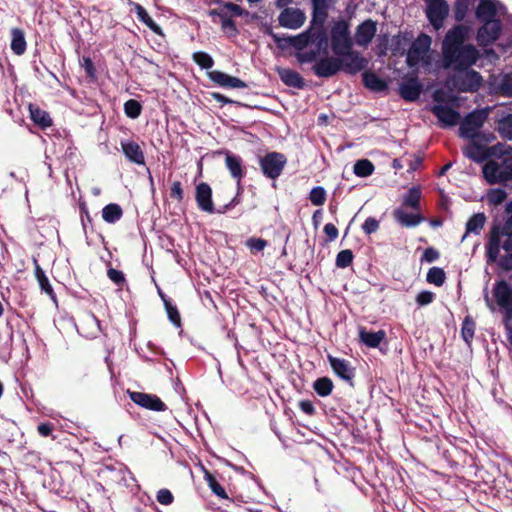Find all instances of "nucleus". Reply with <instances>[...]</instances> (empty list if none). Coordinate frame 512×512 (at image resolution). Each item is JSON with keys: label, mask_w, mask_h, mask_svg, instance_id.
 Segmentation results:
<instances>
[{"label": "nucleus", "mask_w": 512, "mask_h": 512, "mask_svg": "<svg viewBox=\"0 0 512 512\" xmlns=\"http://www.w3.org/2000/svg\"><path fill=\"white\" fill-rule=\"evenodd\" d=\"M386 333L383 330H379L376 332L367 331L365 329H360L359 337L360 340L370 348H376L380 345V343L384 340Z\"/></svg>", "instance_id": "nucleus-27"}, {"label": "nucleus", "mask_w": 512, "mask_h": 512, "mask_svg": "<svg viewBox=\"0 0 512 512\" xmlns=\"http://www.w3.org/2000/svg\"><path fill=\"white\" fill-rule=\"evenodd\" d=\"M475 331V323L470 317H466L462 324L461 334L466 343H470L473 339Z\"/></svg>", "instance_id": "nucleus-42"}, {"label": "nucleus", "mask_w": 512, "mask_h": 512, "mask_svg": "<svg viewBox=\"0 0 512 512\" xmlns=\"http://www.w3.org/2000/svg\"><path fill=\"white\" fill-rule=\"evenodd\" d=\"M38 283L42 291L48 294L52 299L55 298L52 286L50 285L49 280L46 276L42 277V279H40Z\"/></svg>", "instance_id": "nucleus-58"}, {"label": "nucleus", "mask_w": 512, "mask_h": 512, "mask_svg": "<svg viewBox=\"0 0 512 512\" xmlns=\"http://www.w3.org/2000/svg\"><path fill=\"white\" fill-rule=\"evenodd\" d=\"M507 194L504 190L497 188L492 189L487 194V200L492 205H499L505 201Z\"/></svg>", "instance_id": "nucleus-47"}, {"label": "nucleus", "mask_w": 512, "mask_h": 512, "mask_svg": "<svg viewBox=\"0 0 512 512\" xmlns=\"http://www.w3.org/2000/svg\"><path fill=\"white\" fill-rule=\"evenodd\" d=\"M352 260H353L352 251L349 249L342 250L337 254L336 266L339 268H346L352 263Z\"/></svg>", "instance_id": "nucleus-48"}, {"label": "nucleus", "mask_w": 512, "mask_h": 512, "mask_svg": "<svg viewBox=\"0 0 512 512\" xmlns=\"http://www.w3.org/2000/svg\"><path fill=\"white\" fill-rule=\"evenodd\" d=\"M486 222V217L483 213H477L473 215L466 224V234L463 236V239L466 237L468 233L478 234L480 230L484 227Z\"/></svg>", "instance_id": "nucleus-33"}, {"label": "nucleus", "mask_w": 512, "mask_h": 512, "mask_svg": "<svg viewBox=\"0 0 512 512\" xmlns=\"http://www.w3.org/2000/svg\"><path fill=\"white\" fill-rule=\"evenodd\" d=\"M396 220L406 227H414L417 226L422 218L416 212H407L404 209L400 208L395 211Z\"/></svg>", "instance_id": "nucleus-29"}, {"label": "nucleus", "mask_w": 512, "mask_h": 512, "mask_svg": "<svg viewBox=\"0 0 512 512\" xmlns=\"http://www.w3.org/2000/svg\"><path fill=\"white\" fill-rule=\"evenodd\" d=\"M435 294L431 291H421L417 297L416 302L420 306H426L433 302Z\"/></svg>", "instance_id": "nucleus-54"}, {"label": "nucleus", "mask_w": 512, "mask_h": 512, "mask_svg": "<svg viewBox=\"0 0 512 512\" xmlns=\"http://www.w3.org/2000/svg\"><path fill=\"white\" fill-rule=\"evenodd\" d=\"M379 228V222L373 217H369L365 220L362 225V229L366 234H372L376 232Z\"/></svg>", "instance_id": "nucleus-55"}, {"label": "nucleus", "mask_w": 512, "mask_h": 512, "mask_svg": "<svg viewBox=\"0 0 512 512\" xmlns=\"http://www.w3.org/2000/svg\"><path fill=\"white\" fill-rule=\"evenodd\" d=\"M457 71L458 73L452 79V84L456 89L463 92H474L480 88L483 79L477 71L469 70V68Z\"/></svg>", "instance_id": "nucleus-6"}, {"label": "nucleus", "mask_w": 512, "mask_h": 512, "mask_svg": "<svg viewBox=\"0 0 512 512\" xmlns=\"http://www.w3.org/2000/svg\"><path fill=\"white\" fill-rule=\"evenodd\" d=\"M493 293L498 306L505 313L506 319H512V286L506 281H499L495 284Z\"/></svg>", "instance_id": "nucleus-10"}, {"label": "nucleus", "mask_w": 512, "mask_h": 512, "mask_svg": "<svg viewBox=\"0 0 512 512\" xmlns=\"http://www.w3.org/2000/svg\"><path fill=\"white\" fill-rule=\"evenodd\" d=\"M431 111L438 118L442 127L454 126L460 120V113L446 105H434Z\"/></svg>", "instance_id": "nucleus-14"}, {"label": "nucleus", "mask_w": 512, "mask_h": 512, "mask_svg": "<svg viewBox=\"0 0 512 512\" xmlns=\"http://www.w3.org/2000/svg\"><path fill=\"white\" fill-rule=\"evenodd\" d=\"M478 140H471L467 146L463 148V154L475 162L484 161L488 154L484 146L477 143Z\"/></svg>", "instance_id": "nucleus-26"}, {"label": "nucleus", "mask_w": 512, "mask_h": 512, "mask_svg": "<svg viewBox=\"0 0 512 512\" xmlns=\"http://www.w3.org/2000/svg\"><path fill=\"white\" fill-rule=\"evenodd\" d=\"M193 60L203 69H209L214 64L212 57L205 52H195Z\"/></svg>", "instance_id": "nucleus-45"}, {"label": "nucleus", "mask_w": 512, "mask_h": 512, "mask_svg": "<svg viewBox=\"0 0 512 512\" xmlns=\"http://www.w3.org/2000/svg\"><path fill=\"white\" fill-rule=\"evenodd\" d=\"M491 154L502 156L489 160L483 166L484 178L491 184L512 179V153L499 144L491 148Z\"/></svg>", "instance_id": "nucleus-2"}, {"label": "nucleus", "mask_w": 512, "mask_h": 512, "mask_svg": "<svg viewBox=\"0 0 512 512\" xmlns=\"http://www.w3.org/2000/svg\"><path fill=\"white\" fill-rule=\"evenodd\" d=\"M82 67L84 68L85 72L90 77H94L95 69H94L93 63L90 58H87V57L83 58Z\"/></svg>", "instance_id": "nucleus-61"}, {"label": "nucleus", "mask_w": 512, "mask_h": 512, "mask_svg": "<svg viewBox=\"0 0 512 512\" xmlns=\"http://www.w3.org/2000/svg\"><path fill=\"white\" fill-rule=\"evenodd\" d=\"M499 236L502 239L503 249L512 255V214L506 224V227L502 232H499Z\"/></svg>", "instance_id": "nucleus-37"}, {"label": "nucleus", "mask_w": 512, "mask_h": 512, "mask_svg": "<svg viewBox=\"0 0 512 512\" xmlns=\"http://www.w3.org/2000/svg\"><path fill=\"white\" fill-rule=\"evenodd\" d=\"M225 164L231 176L237 180L238 185L243 177L242 160L240 157L227 153L225 157Z\"/></svg>", "instance_id": "nucleus-28"}, {"label": "nucleus", "mask_w": 512, "mask_h": 512, "mask_svg": "<svg viewBox=\"0 0 512 512\" xmlns=\"http://www.w3.org/2000/svg\"><path fill=\"white\" fill-rule=\"evenodd\" d=\"M324 232L330 241L335 240L338 236V229L336 228V226L334 224H331V223H327L324 226Z\"/></svg>", "instance_id": "nucleus-60"}, {"label": "nucleus", "mask_w": 512, "mask_h": 512, "mask_svg": "<svg viewBox=\"0 0 512 512\" xmlns=\"http://www.w3.org/2000/svg\"><path fill=\"white\" fill-rule=\"evenodd\" d=\"M498 89L503 95L512 96V73L505 74L500 78Z\"/></svg>", "instance_id": "nucleus-44"}, {"label": "nucleus", "mask_w": 512, "mask_h": 512, "mask_svg": "<svg viewBox=\"0 0 512 512\" xmlns=\"http://www.w3.org/2000/svg\"><path fill=\"white\" fill-rule=\"evenodd\" d=\"M427 281L436 286H442L445 281V272L442 268L432 267L427 273Z\"/></svg>", "instance_id": "nucleus-41"}, {"label": "nucleus", "mask_w": 512, "mask_h": 512, "mask_svg": "<svg viewBox=\"0 0 512 512\" xmlns=\"http://www.w3.org/2000/svg\"><path fill=\"white\" fill-rule=\"evenodd\" d=\"M129 395L130 399L141 407L154 411L165 410V404L155 395L142 392H130Z\"/></svg>", "instance_id": "nucleus-17"}, {"label": "nucleus", "mask_w": 512, "mask_h": 512, "mask_svg": "<svg viewBox=\"0 0 512 512\" xmlns=\"http://www.w3.org/2000/svg\"><path fill=\"white\" fill-rule=\"evenodd\" d=\"M465 0H458L457 9L455 12V16L457 20H462L465 14V10H467L468 6L464 5Z\"/></svg>", "instance_id": "nucleus-63"}, {"label": "nucleus", "mask_w": 512, "mask_h": 512, "mask_svg": "<svg viewBox=\"0 0 512 512\" xmlns=\"http://www.w3.org/2000/svg\"><path fill=\"white\" fill-rule=\"evenodd\" d=\"M501 22L499 20H492L483 22V25L477 32V41L481 46H487L495 42L501 32Z\"/></svg>", "instance_id": "nucleus-12"}, {"label": "nucleus", "mask_w": 512, "mask_h": 512, "mask_svg": "<svg viewBox=\"0 0 512 512\" xmlns=\"http://www.w3.org/2000/svg\"><path fill=\"white\" fill-rule=\"evenodd\" d=\"M208 77L211 81L221 87L229 88H246L247 85L241 79L228 75L224 72L213 70L208 72Z\"/></svg>", "instance_id": "nucleus-19"}, {"label": "nucleus", "mask_w": 512, "mask_h": 512, "mask_svg": "<svg viewBox=\"0 0 512 512\" xmlns=\"http://www.w3.org/2000/svg\"><path fill=\"white\" fill-rule=\"evenodd\" d=\"M207 481H208L209 487L217 496H219L223 499L227 498V494H226L224 488L215 480L214 477H212L211 475H208Z\"/></svg>", "instance_id": "nucleus-51"}, {"label": "nucleus", "mask_w": 512, "mask_h": 512, "mask_svg": "<svg viewBox=\"0 0 512 512\" xmlns=\"http://www.w3.org/2000/svg\"><path fill=\"white\" fill-rule=\"evenodd\" d=\"M363 81L366 87L373 91H382L386 88V84L374 73H364Z\"/></svg>", "instance_id": "nucleus-39"}, {"label": "nucleus", "mask_w": 512, "mask_h": 512, "mask_svg": "<svg viewBox=\"0 0 512 512\" xmlns=\"http://www.w3.org/2000/svg\"><path fill=\"white\" fill-rule=\"evenodd\" d=\"M122 216V209L118 204H108L102 210V217L107 223H115Z\"/></svg>", "instance_id": "nucleus-35"}, {"label": "nucleus", "mask_w": 512, "mask_h": 512, "mask_svg": "<svg viewBox=\"0 0 512 512\" xmlns=\"http://www.w3.org/2000/svg\"><path fill=\"white\" fill-rule=\"evenodd\" d=\"M490 113L489 108L474 110L460 122L459 135L464 139L490 142L493 140L491 133L481 131Z\"/></svg>", "instance_id": "nucleus-3"}, {"label": "nucleus", "mask_w": 512, "mask_h": 512, "mask_svg": "<svg viewBox=\"0 0 512 512\" xmlns=\"http://www.w3.org/2000/svg\"><path fill=\"white\" fill-rule=\"evenodd\" d=\"M332 50L335 55L343 54L351 49L348 27L344 22H338L331 31Z\"/></svg>", "instance_id": "nucleus-9"}, {"label": "nucleus", "mask_w": 512, "mask_h": 512, "mask_svg": "<svg viewBox=\"0 0 512 512\" xmlns=\"http://www.w3.org/2000/svg\"><path fill=\"white\" fill-rule=\"evenodd\" d=\"M141 105L137 100L130 99L124 104V111L126 115L132 119L137 118L141 113Z\"/></svg>", "instance_id": "nucleus-43"}, {"label": "nucleus", "mask_w": 512, "mask_h": 512, "mask_svg": "<svg viewBox=\"0 0 512 512\" xmlns=\"http://www.w3.org/2000/svg\"><path fill=\"white\" fill-rule=\"evenodd\" d=\"M420 197H421L420 190H418L416 188H412L409 190V192L405 196L404 204L407 206H410L412 208H416L419 204Z\"/></svg>", "instance_id": "nucleus-50"}, {"label": "nucleus", "mask_w": 512, "mask_h": 512, "mask_svg": "<svg viewBox=\"0 0 512 512\" xmlns=\"http://www.w3.org/2000/svg\"><path fill=\"white\" fill-rule=\"evenodd\" d=\"M52 430H53V426L48 423H41L37 427L38 433L43 437L49 436L51 434Z\"/></svg>", "instance_id": "nucleus-62"}, {"label": "nucleus", "mask_w": 512, "mask_h": 512, "mask_svg": "<svg viewBox=\"0 0 512 512\" xmlns=\"http://www.w3.org/2000/svg\"><path fill=\"white\" fill-rule=\"evenodd\" d=\"M500 8L501 5L496 0H481L476 9V17L482 22L496 20Z\"/></svg>", "instance_id": "nucleus-20"}, {"label": "nucleus", "mask_w": 512, "mask_h": 512, "mask_svg": "<svg viewBox=\"0 0 512 512\" xmlns=\"http://www.w3.org/2000/svg\"><path fill=\"white\" fill-rule=\"evenodd\" d=\"M310 201L312 204L316 206H321L325 203L326 200V192L323 187H314L309 196Z\"/></svg>", "instance_id": "nucleus-46"}, {"label": "nucleus", "mask_w": 512, "mask_h": 512, "mask_svg": "<svg viewBox=\"0 0 512 512\" xmlns=\"http://www.w3.org/2000/svg\"><path fill=\"white\" fill-rule=\"evenodd\" d=\"M501 245H502V239L499 236V232L494 230L492 232L490 241L487 245V256L490 261H492V262L496 261Z\"/></svg>", "instance_id": "nucleus-32"}, {"label": "nucleus", "mask_w": 512, "mask_h": 512, "mask_svg": "<svg viewBox=\"0 0 512 512\" xmlns=\"http://www.w3.org/2000/svg\"><path fill=\"white\" fill-rule=\"evenodd\" d=\"M160 297L162 298L165 306V310L167 312L168 318L176 327L181 326V317L178 312V309L176 306H174L166 297L164 294L160 293Z\"/></svg>", "instance_id": "nucleus-38"}, {"label": "nucleus", "mask_w": 512, "mask_h": 512, "mask_svg": "<svg viewBox=\"0 0 512 512\" xmlns=\"http://www.w3.org/2000/svg\"><path fill=\"white\" fill-rule=\"evenodd\" d=\"M135 9L140 21L145 23L154 33L162 35L161 27L149 16L147 11L141 5H136Z\"/></svg>", "instance_id": "nucleus-34"}, {"label": "nucleus", "mask_w": 512, "mask_h": 512, "mask_svg": "<svg viewBox=\"0 0 512 512\" xmlns=\"http://www.w3.org/2000/svg\"><path fill=\"white\" fill-rule=\"evenodd\" d=\"M156 498H157V501L162 505H170L174 500V497H173L171 491L168 489H160L157 492Z\"/></svg>", "instance_id": "nucleus-53"}, {"label": "nucleus", "mask_w": 512, "mask_h": 512, "mask_svg": "<svg viewBox=\"0 0 512 512\" xmlns=\"http://www.w3.org/2000/svg\"><path fill=\"white\" fill-rule=\"evenodd\" d=\"M400 95L408 101H415L420 97L422 85L417 79L412 78L400 85Z\"/></svg>", "instance_id": "nucleus-24"}, {"label": "nucleus", "mask_w": 512, "mask_h": 512, "mask_svg": "<svg viewBox=\"0 0 512 512\" xmlns=\"http://www.w3.org/2000/svg\"><path fill=\"white\" fill-rule=\"evenodd\" d=\"M288 42L292 43V47L302 50L305 48L310 42H317L319 49H327L328 39L324 32V30L314 29V25L311 24L309 30L304 33H301L297 36H293L291 40Z\"/></svg>", "instance_id": "nucleus-5"}, {"label": "nucleus", "mask_w": 512, "mask_h": 512, "mask_svg": "<svg viewBox=\"0 0 512 512\" xmlns=\"http://www.w3.org/2000/svg\"><path fill=\"white\" fill-rule=\"evenodd\" d=\"M246 245L252 252H260L266 247L267 242L261 238H250L247 240Z\"/></svg>", "instance_id": "nucleus-52"}, {"label": "nucleus", "mask_w": 512, "mask_h": 512, "mask_svg": "<svg viewBox=\"0 0 512 512\" xmlns=\"http://www.w3.org/2000/svg\"><path fill=\"white\" fill-rule=\"evenodd\" d=\"M29 112H30V117L33 120V122L35 124L39 125L41 128H46V127L51 126L52 120L46 111L41 110L39 107L30 104Z\"/></svg>", "instance_id": "nucleus-31"}, {"label": "nucleus", "mask_w": 512, "mask_h": 512, "mask_svg": "<svg viewBox=\"0 0 512 512\" xmlns=\"http://www.w3.org/2000/svg\"><path fill=\"white\" fill-rule=\"evenodd\" d=\"M374 169L373 163L368 159L356 161L353 167V171L358 177H368L374 172Z\"/></svg>", "instance_id": "nucleus-36"}, {"label": "nucleus", "mask_w": 512, "mask_h": 512, "mask_svg": "<svg viewBox=\"0 0 512 512\" xmlns=\"http://www.w3.org/2000/svg\"><path fill=\"white\" fill-rule=\"evenodd\" d=\"M221 27L227 33H234L236 31L234 22L226 16L221 17Z\"/></svg>", "instance_id": "nucleus-59"}, {"label": "nucleus", "mask_w": 512, "mask_h": 512, "mask_svg": "<svg viewBox=\"0 0 512 512\" xmlns=\"http://www.w3.org/2000/svg\"><path fill=\"white\" fill-rule=\"evenodd\" d=\"M426 3V16L435 30L443 27L444 20L449 13V5L445 0H424Z\"/></svg>", "instance_id": "nucleus-7"}, {"label": "nucleus", "mask_w": 512, "mask_h": 512, "mask_svg": "<svg viewBox=\"0 0 512 512\" xmlns=\"http://www.w3.org/2000/svg\"><path fill=\"white\" fill-rule=\"evenodd\" d=\"M377 31V23L368 19L361 23L355 32V42L359 46H367L374 38Z\"/></svg>", "instance_id": "nucleus-16"}, {"label": "nucleus", "mask_w": 512, "mask_h": 512, "mask_svg": "<svg viewBox=\"0 0 512 512\" xmlns=\"http://www.w3.org/2000/svg\"><path fill=\"white\" fill-rule=\"evenodd\" d=\"M11 50L16 55H22L26 51V40L24 32L19 28L11 30Z\"/></svg>", "instance_id": "nucleus-30"}, {"label": "nucleus", "mask_w": 512, "mask_h": 512, "mask_svg": "<svg viewBox=\"0 0 512 512\" xmlns=\"http://www.w3.org/2000/svg\"><path fill=\"white\" fill-rule=\"evenodd\" d=\"M341 62V69H344L348 73H357L367 66V60L360 56L359 53L349 49L343 54L337 55Z\"/></svg>", "instance_id": "nucleus-13"}, {"label": "nucleus", "mask_w": 512, "mask_h": 512, "mask_svg": "<svg viewBox=\"0 0 512 512\" xmlns=\"http://www.w3.org/2000/svg\"><path fill=\"white\" fill-rule=\"evenodd\" d=\"M286 162L287 159L282 153L271 152L260 159V166L266 177L276 179L282 173Z\"/></svg>", "instance_id": "nucleus-8"}, {"label": "nucleus", "mask_w": 512, "mask_h": 512, "mask_svg": "<svg viewBox=\"0 0 512 512\" xmlns=\"http://www.w3.org/2000/svg\"><path fill=\"white\" fill-rule=\"evenodd\" d=\"M277 73L284 84L287 86L302 89L305 86L304 79L301 75L289 68H277Z\"/></svg>", "instance_id": "nucleus-23"}, {"label": "nucleus", "mask_w": 512, "mask_h": 512, "mask_svg": "<svg viewBox=\"0 0 512 512\" xmlns=\"http://www.w3.org/2000/svg\"><path fill=\"white\" fill-rule=\"evenodd\" d=\"M311 2L313 7L311 24L314 25V29L323 30V25L328 15L327 0H311Z\"/></svg>", "instance_id": "nucleus-21"}, {"label": "nucleus", "mask_w": 512, "mask_h": 512, "mask_svg": "<svg viewBox=\"0 0 512 512\" xmlns=\"http://www.w3.org/2000/svg\"><path fill=\"white\" fill-rule=\"evenodd\" d=\"M431 43V37L426 34H421L415 39L407 54V63L410 67H414L419 63H429Z\"/></svg>", "instance_id": "nucleus-4"}, {"label": "nucleus", "mask_w": 512, "mask_h": 512, "mask_svg": "<svg viewBox=\"0 0 512 512\" xmlns=\"http://www.w3.org/2000/svg\"><path fill=\"white\" fill-rule=\"evenodd\" d=\"M341 70L339 58L327 57L316 62L313 71L318 77H331Z\"/></svg>", "instance_id": "nucleus-15"}, {"label": "nucleus", "mask_w": 512, "mask_h": 512, "mask_svg": "<svg viewBox=\"0 0 512 512\" xmlns=\"http://www.w3.org/2000/svg\"><path fill=\"white\" fill-rule=\"evenodd\" d=\"M305 20V13L295 7L284 8L278 16L280 26L293 30L300 28L305 23Z\"/></svg>", "instance_id": "nucleus-11"}, {"label": "nucleus", "mask_w": 512, "mask_h": 512, "mask_svg": "<svg viewBox=\"0 0 512 512\" xmlns=\"http://www.w3.org/2000/svg\"><path fill=\"white\" fill-rule=\"evenodd\" d=\"M171 197L181 201L183 199V189L179 181H175L171 187Z\"/></svg>", "instance_id": "nucleus-57"}, {"label": "nucleus", "mask_w": 512, "mask_h": 512, "mask_svg": "<svg viewBox=\"0 0 512 512\" xmlns=\"http://www.w3.org/2000/svg\"><path fill=\"white\" fill-rule=\"evenodd\" d=\"M195 199L198 207L207 213H214L212 189L207 183H200L196 187Z\"/></svg>", "instance_id": "nucleus-18"}, {"label": "nucleus", "mask_w": 512, "mask_h": 512, "mask_svg": "<svg viewBox=\"0 0 512 512\" xmlns=\"http://www.w3.org/2000/svg\"><path fill=\"white\" fill-rule=\"evenodd\" d=\"M470 28L456 25L449 29L442 42L443 67L454 70L468 69L480 58L479 50L470 43Z\"/></svg>", "instance_id": "nucleus-1"}, {"label": "nucleus", "mask_w": 512, "mask_h": 512, "mask_svg": "<svg viewBox=\"0 0 512 512\" xmlns=\"http://www.w3.org/2000/svg\"><path fill=\"white\" fill-rule=\"evenodd\" d=\"M328 358L333 371L340 378L350 381L354 377L353 369L350 367L348 361L332 356Z\"/></svg>", "instance_id": "nucleus-25"}, {"label": "nucleus", "mask_w": 512, "mask_h": 512, "mask_svg": "<svg viewBox=\"0 0 512 512\" xmlns=\"http://www.w3.org/2000/svg\"><path fill=\"white\" fill-rule=\"evenodd\" d=\"M121 148L128 160L137 164L143 165L145 158L142 149L134 141H121Z\"/></svg>", "instance_id": "nucleus-22"}, {"label": "nucleus", "mask_w": 512, "mask_h": 512, "mask_svg": "<svg viewBox=\"0 0 512 512\" xmlns=\"http://www.w3.org/2000/svg\"><path fill=\"white\" fill-rule=\"evenodd\" d=\"M224 8L236 16H241L242 12H243L242 8L239 5L234 4V3H226L224 5Z\"/></svg>", "instance_id": "nucleus-64"}, {"label": "nucleus", "mask_w": 512, "mask_h": 512, "mask_svg": "<svg viewBox=\"0 0 512 512\" xmlns=\"http://www.w3.org/2000/svg\"><path fill=\"white\" fill-rule=\"evenodd\" d=\"M314 389L318 395L325 397L332 392L333 383L327 377L319 378L314 382Z\"/></svg>", "instance_id": "nucleus-40"}, {"label": "nucleus", "mask_w": 512, "mask_h": 512, "mask_svg": "<svg viewBox=\"0 0 512 512\" xmlns=\"http://www.w3.org/2000/svg\"><path fill=\"white\" fill-rule=\"evenodd\" d=\"M499 132L505 138L512 140V115H508L500 120Z\"/></svg>", "instance_id": "nucleus-49"}, {"label": "nucleus", "mask_w": 512, "mask_h": 512, "mask_svg": "<svg viewBox=\"0 0 512 512\" xmlns=\"http://www.w3.org/2000/svg\"><path fill=\"white\" fill-rule=\"evenodd\" d=\"M109 279L117 285H122L125 281L124 274L116 269L110 268L107 272Z\"/></svg>", "instance_id": "nucleus-56"}]
</instances>
